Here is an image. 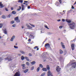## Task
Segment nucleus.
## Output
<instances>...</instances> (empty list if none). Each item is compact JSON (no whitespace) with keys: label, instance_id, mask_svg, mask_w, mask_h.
Listing matches in <instances>:
<instances>
[{"label":"nucleus","instance_id":"c85d7f7f","mask_svg":"<svg viewBox=\"0 0 76 76\" xmlns=\"http://www.w3.org/2000/svg\"><path fill=\"white\" fill-rule=\"evenodd\" d=\"M34 49H36L37 48V50L38 51L39 50V48H38V47L35 46L34 48Z\"/></svg>","mask_w":76,"mask_h":76},{"label":"nucleus","instance_id":"a211bd4d","mask_svg":"<svg viewBox=\"0 0 76 76\" xmlns=\"http://www.w3.org/2000/svg\"><path fill=\"white\" fill-rule=\"evenodd\" d=\"M59 53L60 54H63V51L61 49L60 50Z\"/></svg>","mask_w":76,"mask_h":76},{"label":"nucleus","instance_id":"3c124183","mask_svg":"<svg viewBox=\"0 0 76 76\" xmlns=\"http://www.w3.org/2000/svg\"><path fill=\"white\" fill-rule=\"evenodd\" d=\"M26 69V68H25V66L23 67V69Z\"/></svg>","mask_w":76,"mask_h":76},{"label":"nucleus","instance_id":"a19ab883","mask_svg":"<svg viewBox=\"0 0 76 76\" xmlns=\"http://www.w3.org/2000/svg\"><path fill=\"white\" fill-rule=\"evenodd\" d=\"M19 8L17 9V10H20L21 9V7H19Z\"/></svg>","mask_w":76,"mask_h":76},{"label":"nucleus","instance_id":"79ce46f5","mask_svg":"<svg viewBox=\"0 0 76 76\" xmlns=\"http://www.w3.org/2000/svg\"><path fill=\"white\" fill-rule=\"evenodd\" d=\"M41 34H42V33H44V30H42L41 31Z\"/></svg>","mask_w":76,"mask_h":76},{"label":"nucleus","instance_id":"39448f33","mask_svg":"<svg viewBox=\"0 0 76 76\" xmlns=\"http://www.w3.org/2000/svg\"><path fill=\"white\" fill-rule=\"evenodd\" d=\"M15 21L17 23H18L20 22V20L19 19L18 17H17L16 18H15Z\"/></svg>","mask_w":76,"mask_h":76},{"label":"nucleus","instance_id":"49530a36","mask_svg":"<svg viewBox=\"0 0 76 76\" xmlns=\"http://www.w3.org/2000/svg\"><path fill=\"white\" fill-rule=\"evenodd\" d=\"M62 22H65V19H62Z\"/></svg>","mask_w":76,"mask_h":76},{"label":"nucleus","instance_id":"37998d69","mask_svg":"<svg viewBox=\"0 0 76 76\" xmlns=\"http://www.w3.org/2000/svg\"><path fill=\"white\" fill-rule=\"evenodd\" d=\"M59 28H60V29H61V28H63V26H60L59 27Z\"/></svg>","mask_w":76,"mask_h":76},{"label":"nucleus","instance_id":"a18cd8bd","mask_svg":"<svg viewBox=\"0 0 76 76\" xmlns=\"http://www.w3.org/2000/svg\"><path fill=\"white\" fill-rule=\"evenodd\" d=\"M59 2H60L61 4L62 3V1H61V0H59Z\"/></svg>","mask_w":76,"mask_h":76},{"label":"nucleus","instance_id":"c756f323","mask_svg":"<svg viewBox=\"0 0 76 76\" xmlns=\"http://www.w3.org/2000/svg\"><path fill=\"white\" fill-rule=\"evenodd\" d=\"M45 75V73L44 72L42 74H41L40 76H44Z\"/></svg>","mask_w":76,"mask_h":76},{"label":"nucleus","instance_id":"423d86ee","mask_svg":"<svg viewBox=\"0 0 76 76\" xmlns=\"http://www.w3.org/2000/svg\"><path fill=\"white\" fill-rule=\"evenodd\" d=\"M76 62H73L72 63V68H76Z\"/></svg>","mask_w":76,"mask_h":76},{"label":"nucleus","instance_id":"2eb2a0df","mask_svg":"<svg viewBox=\"0 0 76 76\" xmlns=\"http://www.w3.org/2000/svg\"><path fill=\"white\" fill-rule=\"evenodd\" d=\"M66 22H67L68 23H70V22H72L71 20L67 19H66Z\"/></svg>","mask_w":76,"mask_h":76},{"label":"nucleus","instance_id":"7ed1b4c3","mask_svg":"<svg viewBox=\"0 0 76 76\" xmlns=\"http://www.w3.org/2000/svg\"><path fill=\"white\" fill-rule=\"evenodd\" d=\"M13 58L10 56H9L7 58H5V60H8V61H11L12 60H13Z\"/></svg>","mask_w":76,"mask_h":76},{"label":"nucleus","instance_id":"09e8293b","mask_svg":"<svg viewBox=\"0 0 76 76\" xmlns=\"http://www.w3.org/2000/svg\"><path fill=\"white\" fill-rule=\"evenodd\" d=\"M5 10L6 11H7V12L9 11V10H8V9L7 8H5Z\"/></svg>","mask_w":76,"mask_h":76},{"label":"nucleus","instance_id":"de8ad7c7","mask_svg":"<svg viewBox=\"0 0 76 76\" xmlns=\"http://www.w3.org/2000/svg\"><path fill=\"white\" fill-rule=\"evenodd\" d=\"M25 64H23L22 65V67H25Z\"/></svg>","mask_w":76,"mask_h":76},{"label":"nucleus","instance_id":"20e7f679","mask_svg":"<svg viewBox=\"0 0 76 76\" xmlns=\"http://www.w3.org/2000/svg\"><path fill=\"white\" fill-rule=\"evenodd\" d=\"M56 70L58 72H59L60 70H61V68L60 67V66H57Z\"/></svg>","mask_w":76,"mask_h":76},{"label":"nucleus","instance_id":"ea45409f","mask_svg":"<svg viewBox=\"0 0 76 76\" xmlns=\"http://www.w3.org/2000/svg\"><path fill=\"white\" fill-rule=\"evenodd\" d=\"M22 10H24V6L23 5H22Z\"/></svg>","mask_w":76,"mask_h":76},{"label":"nucleus","instance_id":"338daca9","mask_svg":"<svg viewBox=\"0 0 76 76\" xmlns=\"http://www.w3.org/2000/svg\"><path fill=\"white\" fill-rule=\"evenodd\" d=\"M75 4H76V1L75 2V3L74 4V5H75Z\"/></svg>","mask_w":76,"mask_h":76},{"label":"nucleus","instance_id":"ddd939ff","mask_svg":"<svg viewBox=\"0 0 76 76\" xmlns=\"http://www.w3.org/2000/svg\"><path fill=\"white\" fill-rule=\"evenodd\" d=\"M61 45L63 48H65V46L64 45V43L63 42H61Z\"/></svg>","mask_w":76,"mask_h":76},{"label":"nucleus","instance_id":"c03bdc74","mask_svg":"<svg viewBox=\"0 0 76 76\" xmlns=\"http://www.w3.org/2000/svg\"><path fill=\"white\" fill-rule=\"evenodd\" d=\"M14 48H18V46H14Z\"/></svg>","mask_w":76,"mask_h":76},{"label":"nucleus","instance_id":"e2e57ef3","mask_svg":"<svg viewBox=\"0 0 76 76\" xmlns=\"http://www.w3.org/2000/svg\"><path fill=\"white\" fill-rule=\"evenodd\" d=\"M28 2V1H24V2L25 3H27Z\"/></svg>","mask_w":76,"mask_h":76},{"label":"nucleus","instance_id":"4468645a","mask_svg":"<svg viewBox=\"0 0 76 76\" xmlns=\"http://www.w3.org/2000/svg\"><path fill=\"white\" fill-rule=\"evenodd\" d=\"M4 7V5H3L1 4V2H0V8H3V7Z\"/></svg>","mask_w":76,"mask_h":76},{"label":"nucleus","instance_id":"680f3d73","mask_svg":"<svg viewBox=\"0 0 76 76\" xmlns=\"http://www.w3.org/2000/svg\"><path fill=\"white\" fill-rule=\"evenodd\" d=\"M61 20H57V21H58V22H60L61 21Z\"/></svg>","mask_w":76,"mask_h":76},{"label":"nucleus","instance_id":"f8f14e48","mask_svg":"<svg viewBox=\"0 0 76 76\" xmlns=\"http://www.w3.org/2000/svg\"><path fill=\"white\" fill-rule=\"evenodd\" d=\"M15 36H12L10 39L11 41H13V40L14 39H15Z\"/></svg>","mask_w":76,"mask_h":76},{"label":"nucleus","instance_id":"9d476101","mask_svg":"<svg viewBox=\"0 0 76 76\" xmlns=\"http://www.w3.org/2000/svg\"><path fill=\"white\" fill-rule=\"evenodd\" d=\"M20 74L19 72H17L14 75V76H20Z\"/></svg>","mask_w":76,"mask_h":76},{"label":"nucleus","instance_id":"4c0bfd02","mask_svg":"<svg viewBox=\"0 0 76 76\" xmlns=\"http://www.w3.org/2000/svg\"><path fill=\"white\" fill-rule=\"evenodd\" d=\"M15 23V21H12L11 22V24H13V23Z\"/></svg>","mask_w":76,"mask_h":76},{"label":"nucleus","instance_id":"b1692460","mask_svg":"<svg viewBox=\"0 0 76 76\" xmlns=\"http://www.w3.org/2000/svg\"><path fill=\"white\" fill-rule=\"evenodd\" d=\"M39 70H40V67H38L37 69V71L38 72H39Z\"/></svg>","mask_w":76,"mask_h":76},{"label":"nucleus","instance_id":"e433bc0d","mask_svg":"<svg viewBox=\"0 0 76 76\" xmlns=\"http://www.w3.org/2000/svg\"><path fill=\"white\" fill-rule=\"evenodd\" d=\"M26 64L27 65V66H29V63L28 62H27L26 63Z\"/></svg>","mask_w":76,"mask_h":76},{"label":"nucleus","instance_id":"69168bd1","mask_svg":"<svg viewBox=\"0 0 76 76\" xmlns=\"http://www.w3.org/2000/svg\"><path fill=\"white\" fill-rule=\"evenodd\" d=\"M11 10H13V7H12L11 8Z\"/></svg>","mask_w":76,"mask_h":76},{"label":"nucleus","instance_id":"7c9ffc66","mask_svg":"<svg viewBox=\"0 0 76 76\" xmlns=\"http://www.w3.org/2000/svg\"><path fill=\"white\" fill-rule=\"evenodd\" d=\"M3 24L1 23H0V28H2V27H3Z\"/></svg>","mask_w":76,"mask_h":76},{"label":"nucleus","instance_id":"4d7b16f0","mask_svg":"<svg viewBox=\"0 0 76 76\" xmlns=\"http://www.w3.org/2000/svg\"><path fill=\"white\" fill-rule=\"evenodd\" d=\"M64 53L65 54H66V50H65V51L64 52Z\"/></svg>","mask_w":76,"mask_h":76},{"label":"nucleus","instance_id":"6ab92c4d","mask_svg":"<svg viewBox=\"0 0 76 76\" xmlns=\"http://www.w3.org/2000/svg\"><path fill=\"white\" fill-rule=\"evenodd\" d=\"M25 59L27 60V61H29V58H28V57H26V56H25Z\"/></svg>","mask_w":76,"mask_h":76},{"label":"nucleus","instance_id":"f704fd0d","mask_svg":"<svg viewBox=\"0 0 76 76\" xmlns=\"http://www.w3.org/2000/svg\"><path fill=\"white\" fill-rule=\"evenodd\" d=\"M39 66L40 67H41V68H42L43 67V65H42V64H40L39 65Z\"/></svg>","mask_w":76,"mask_h":76},{"label":"nucleus","instance_id":"bf43d9fd","mask_svg":"<svg viewBox=\"0 0 76 76\" xmlns=\"http://www.w3.org/2000/svg\"><path fill=\"white\" fill-rule=\"evenodd\" d=\"M28 41H29V42H30V41H31V39H29L28 40Z\"/></svg>","mask_w":76,"mask_h":76},{"label":"nucleus","instance_id":"4be33fe9","mask_svg":"<svg viewBox=\"0 0 76 76\" xmlns=\"http://www.w3.org/2000/svg\"><path fill=\"white\" fill-rule=\"evenodd\" d=\"M55 4L56 6H58L59 5V3L58 2H56Z\"/></svg>","mask_w":76,"mask_h":76},{"label":"nucleus","instance_id":"473e14b6","mask_svg":"<svg viewBox=\"0 0 76 76\" xmlns=\"http://www.w3.org/2000/svg\"><path fill=\"white\" fill-rule=\"evenodd\" d=\"M34 69V66H32L31 67V70H33Z\"/></svg>","mask_w":76,"mask_h":76},{"label":"nucleus","instance_id":"c9c22d12","mask_svg":"<svg viewBox=\"0 0 76 76\" xmlns=\"http://www.w3.org/2000/svg\"><path fill=\"white\" fill-rule=\"evenodd\" d=\"M30 25L32 26V27H33L34 28L35 27V26L33 24H30Z\"/></svg>","mask_w":76,"mask_h":76},{"label":"nucleus","instance_id":"603ef678","mask_svg":"<svg viewBox=\"0 0 76 76\" xmlns=\"http://www.w3.org/2000/svg\"><path fill=\"white\" fill-rule=\"evenodd\" d=\"M29 56H32V54L31 53H29Z\"/></svg>","mask_w":76,"mask_h":76},{"label":"nucleus","instance_id":"72a5a7b5","mask_svg":"<svg viewBox=\"0 0 76 76\" xmlns=\"http://www.w3.org/2000/svg\"><path fill=\"white\" fill-rule=\"evenodd\" d=\"M2 18L3 19H5L6 18V16L4 15H3L2 16Z\"/></svg>","mask_w":76,"mask_h":76},{"label":"nucleus","instance_id":"2f4dec72","mask_svg":"<svg viewBox=\"0 0 76 76\" xmlns=\"http://www.w3.org/2000/svg\"><path fill=\"white\" fill-rule=\"evenodd\" d=\"M47 68L48 70H50V66L48 65H47Z\"/></svg>","mask_w":76,"mask_h":76},{"label":"nucleus","instance_id":"58836bf2","mask_svg":"<svg viewBox=\"0 0 76 76\" xmlns=\"http://www.w3.org/2000/svg\"><path fill=\"white\" fill-rule=\"evenodd\" d=\"M7 17L8 18H10L11 17V15L9 14V15H7Z\"/></svg>","mask_w":76,"mask_h":76},{"label":"nucleus","instance_id":"dca6fc26","mask_svg":"<svg viewBox=\"0 0 76 76\" xmlns=\"http://www.w3.org/2000/svg\"><path fill=\"white\" fill-rule=\"evenodd\" d=\"M29 38L31 39H34V36L32 35H30Z\"/></svg>","mask_w":76,"mask_h":76},{"label":"nucleus","instance_id":"f03ea898","mask_svg":"<svg viewBox=\"0 0 76 76\" xmlns=\"http://www.w3.org/2000/svg\"><path fill=\"white\" fill-rule=\"evenodd\" d=\"M30 24L31 23H28L26 24L27 28L28 29H31L33 28L32 27L29 26V25H31Z\"/></svg>","mask_w":76,"mask_h":76},{"label":"nucleus","instance_id":"774afa93","mask_svg":"<svg viewBox=\"0 0 76 76\" xmlns=\"http://www.w3.org/2000/svg\"><path fill=\"white\" fill-rule=\"evenodd\" d=\"M0 38H1V36H0Z\"/></svg>","mask_w":76,"mask_h":76},{"label":"nucleus","instance_id":"0eeeda50","mask_svg":"<svg viewBox=\"0 0 76 76\" xmlns=\"http://www.w3.org/2000/svg\"><path fill=\"white\" fill-rule=\"evenodd\" d=\"M47 75L48 76H53V75H52V73L50 71H49L48 72Z\"/></svg>","mask_w":76,"mask_h":76},{"label":"nucleus","instance_id":"0e129e2a","mask_svg":"<svg viewBox=\"0 0 76 76\" xmlns=\"http://www.w3.org/2000/svg\"><path fill=\"white\" fill-rule=\"evenodd\" d=\"M28 9H30V7H29V6H28Z\"/></svg>","mask_w":76,"mask_h":76},{"label":"nucleus","instance_id":"393cba45","mask_svg":"<svg viewBox=\"0 0 76 76\" xmlns=\"http://www.w3.org/2000/svg\"><path fill=\"white\" fill-rule=\"evenodd\" d=\"M18 3H22L23 2V0H18Z\"/></svg>","mask_w":76,"mask_h":76},{"label":"nucleus","instance_id":"6e6d98bb","mask_svg":"<svg viewBox=\"0 0 76 76\" xmlns=\"http://www.w3.org/2000/svg\"><path fill=\"white\" fill-rule=\"evenodd\" d=\"M22 28H25V26H22Z\"/></svg>","mask_w":76,"mask_h":76},{"label":"nucleus","instance_id":"f257e3e1","mask_svg":"<svg viewBox=\"0 0 76 76\" xmlns=\"http://www.w3.org/2000/svg\"><path fill=\"white\" fill-rule=\"evenodd\" d=\"M69 26L70 29H74L76 27V23H75V22H72L69 24Z\"/></svg>","mask_w":76,"mask_h":76},{"label":"nucleus","instance_id":"5701e85b","mask_svg":"<svg viewBox=\"0 0 76 76\" xmlns=\"http://www.w3.org/2000/svg\"><path fill=\"white\" fill-rule=\"evenodd\" d=\"M42 70H43V71H44V72L47 71V69H46V68H43L42 69Z\"/></svg>","mask_w":76,"mask_h":76},{"label":"nucleus","instance_id":"5fc2aeb1","mask_svg":"<svg viewBox=\"0 0 76 76\" xmlns=\"http://www.w3.org/2000/svg\"><path fill=\"white\" fill-rule=\"evenodd\" d=\"M45 28H47V29H48V27L47 26H45Z\"/></svg>","mask_w":76,"mask_h":76},{"label":"nucleus","instance_id":"412c9836","mask_svg":"<svg viewBox=\"0 0 76 76\" xmlns=\"http://www.w3.org/2000/svg\"><path fill=\"white\" fill-rule=\"evenodd\" d=\"M25 57H24L23 56H22L21 57V59L22 60H23L25 59Z\"/></svg>","mask_w":76,"mask_h":76},{"label":"nucleus","instance_id":"864d4df0","mask_svg":"<svg viewBox=\"0 0 76 76\" xmlns=\"http://www.w3.org/2000/svg\"><path fill=\"white\" fill-rule=\"evenodd\" d=\"M16 26V25H15V24H14L12 25V26L14 27H15V26Z\"/></svg>","mask_w":76,"mask_h":76},{"label":"nucleus","instance_id":"9b49d317","mask_svg":"<svg viewBox=\"0 0 76 76\" xmlns=\"http://www.w3.org/2000/svg\"><path fill=\"white\" fill-rule=\"evenodd\" d=\"M71 48L72 50H75V45L72 44L71 45Z\"/></svg>","mask_w":76,"mask_h":76},{"label":"nucleus","instance_id":"8fccbe9b","mask_svg":"<svg viewBox=\"0 0 76 76\" xmlns=\"http://www.w3.org/2000/svg\"><path fill=\"white\" fill-rule=\"evenodd\" d=\"M3 60V59L1 58H0V62Z\"/></svg>","mask_w":76,"mask_h":76},{"label":"nucleus","instance_id":"052dcab7","mask_svg":"<svg viewBox=\"0 0 76 76\" xmlns=\"http://www.w3.org/2000/svg\"><path fill=\"white\" fill-rule=\"evenodd\" d=\"M21 54H18V56H21Z\"/></svg>","mask_w":76,"mask_h":76},{"label":"nucleus","instance_id":"f3484780","mask_svg":"<svg viewBox=\"0 0 76 76\" xmlns=\"http://www.w3.org/2000/svg\"><path fill=\"white\" fill-rule=\"evenodd\" d=\"M28 71H29V69H27L24 71V72L25 73H27Z\"/></svg>","mask_w":76,"mask_h":76},{"label":"nucleus","instance_id":"6e6552de","mask_svg":"<svg viewBox=\"0 0 76 76\" xmlns=\"http://www.w3.org/2000/svg\"><path fill=\"white\" fill-rule=\"evenodd\" d=\"M45 47L46 48L48 49L50 48V44L48 43H46L45 44Z\"/></svg>","mask_w":76,"mask_h":76},{"label":"nucleus","instance_id":"1a4fd4ad","mask_svg":"<svg viewBox=\"0 0 76 76\" xmlns=\"http://www.w3.org/2000/svg\"><path fill=\"white\" fill-rule=\"evenodd\" d=\"M2 30L4 34H7V30L5 28H2Z\"/></svg>","mask_w":76,"mask_h":76},{"label":"nucleus","instance_id":"13d9d810","mask_svg":"<svg viewBox=\"0 0 76 76\" xmlns=\"http://www.w3.org/2000/svg\"><path fill=\"white\" fill-rule=\"evenodd\" d=\"M72 9H74V7L73 6H72Z\"/></svg>","mask_w":76,"mask_h":76},{"label":"nucleus","instance_id":"aec40b11","mask_svg":"<svg viewBox=\"0 0 76 76\" xmlns=\"http://www.w3.org/2000/svg\"><path fill=\"white\" fill-rule=\"evenodd\" d=\"M31 64H32V65H34L36 63V62L35 61H33L31 63Z\"/></svg>","mask_w":76,"mask_h":76},{"label":"nucleus","instance_id":"cd10ccee","mask_svg":"<svg viewBox=\"0 0 76 76\" xmlns=\"http://www.w3.org/2000/svg\"><path fill=\"white\" fill-rule=\"evenodd\" d=\"M20 53H21V54H25V52L23 51L20 50Z\"/></svg>","mask_w":76,"mask_h":76},{"label":"nucleus","instance_id":"bb28decb","mask_svg":"<svg viewBox=\"0 0 76 76\" xmlns=\"http://www.w3.org/2000/svg\"><path fill=\"white\" fill-rule=\"evenodd\" d=\"M47 34L48 35H52L53 33L51 32H48L47 33Z\"/></svg>","mask_w":76,"mask_h":76},{"label":"nucleus","instance_id":"a878e982","mask_svg":"<svg viewBox=\"0 0 76 76\" xmlns=\"http://www.w3.org/2000/svg\"><path fill=\"white\" fill-rule=\"evenodd\" d=\"M16 13V12L15 11H13L12 12V14H13V15H15Z\"/></svg>","mask_w":76,"mask_h":76}]
</instances>
